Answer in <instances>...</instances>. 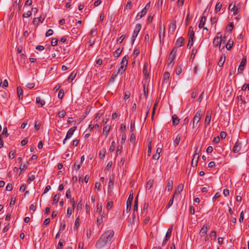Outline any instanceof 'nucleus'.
I'll return each instance as SVG.
<instances>
[{
  "mask_svg": "<svg viewBox=\"0 0 249 249\" xmlns=\"http://www.w3.org/2000/svg\"><path fill=\"white\" fill-rule=\"evenodd\" d=\"M220 136L222 139H224L226 137L227 133L224 131H222L220 134Z\"/></svg>",
  "mask_w": 249,
  "mask_h": 249,
  "instance_id": "774afa93",
  "label": "nucleus"
},
{
  "mask_svg": "<svg viewBox=\"0 0 249 249\" xmlns=\"http://www.w3.org/2000/svg\"><path fill=\"white\" fill-rule=\"evenodd\" d=\"M114 232L113 230H108L105 232L96 243V247L98 249L105 247L107 244L111 242Z\"/></svg>",
  "mask_w": 249,
  "mask_h": 249,
  "instance_id": "f257e3e1",
  "label": "nucleus"
},
{
  "mask_svg": "<svg viewBox=\"0 0 249 249\" xmlns=\"http://www.w3.org/2000/svg\"><path fill=\"white\" fill-rule=\"evenodd\" d=\"M118 73H118V71L117 72L115 71L113 72L111 76V77L110 78L109 82H113L115 79L116 78Z\"/></svg>",
  "mask_w": 249,
  "mask_h": 249,
  "instance_id": "473e14b6",
  "label": "nucleus"
},
{
  "mask_svg": "<svg viewBox=\"0 0 249 249\" xmlns=\"http://www.w3.org/2000/svg\"><path fill=\"white\" fill-rule=\"evenodd\" d=\"M64 95V90L63 89H60L58 94V97L59 99H62Z\"/></svg>",
  "mask_w": 249,
  "mask_h": 249,
  "instance_id": "e433bc0d",
  "label": "nucleus"
},
{
  "mask_svg": "<svg viewBox=\"0 0 249 249\" xmlns=\"http://www.w3.org/2000/svg\"><path fill=\"white\" fill-rule=\"evenodd\" d=\"M201 117V111L200 110L197 111L193 120V128H195V127H198L197 124L200 121Z\"/></svg>",
  "mask_w": 249,
  "mask_h": 249,
  "instance_id": "7ed1b4c3",
  "label": "nucleus"
},
{
  "mask_svg": "<svg viewBox=\"0 0 249 249\" xmlns=\"http://www.w3.org/2000/svg\"><path fill=\"white\" fill-rule=\"evenodd\" d=\"M182 71L181 68L180 67H178L176 69V73L177 75H179Z\"/></svg>",
  "mask_w": 249,
  "mask_h": 249,
  "instance_id": "69168bd1",
  "label": "nucleus"
},
{
  "mask_svg": "<svg viewBox=\"0 0 249 249\" xmlns=\"http://www.w3.org/2000/svg\"><path fill=\"white\" fill-rule=\"evenodd\" d=\"M177 47H174L172 51L170 53V54H171V55H174L176 56V53H177Z\"/></svg>",
  "mask_w": 249,
  "mask_h": 249,
  "instance_id": "052dcab7",
  "label": "nucleus"
},
{
  "mask_svg": "<svg viewBox=\"0 0 249 249\" xmlns=\"http://www.w3.org/2000/svg\"><path fill=\"white\" fill-rule=\"evenodd\" d=\"M180 139H181V136L179 134H178L176 136V138L174 141V145L175 147H176L178 145L179 142L180 141Z\"/></svg>",
  "mask_w": 249,
  "mask_h": 249,
  "instance_id": "4be33fe9",
  "label": "nucleus"
},
{
  "mask_svg": "<svg viewBox=\"0 0 249 249\" xmlns=\"http://www.w3.org/2000/svg\"><path fill=\"white\" fill-rule=\"evenodd\" d=\"M102 205L101 203H98L97 204V210H96V213H100L102 212Z\"/></svg>",
  "mask_w": 249,
  "mask_h": 249,
  "instance_id": "ea45409f",
  "label": "nucleus"
},
{
  "mask_svg": "<svg viewBox=\"0 0 249 249\" xmlns=\"http://www.w3.org/2000/svg\"><path fill=\"white\" fill-rule=\"evenodd\" d=\"M210 236L212 238H213L214 241H215V240L216 239V236H217L216 232L214 231H212L211 232V233H210Z\"/></svg>",
  "mask_w": 249,
  "mask_h": 249,
  "instance_id": "09e8293b",
  "label": "nucleus"
},
{
  "mask_svg": "<svg viewBox=\"0 0 249 249\" xmlns=\"http://www.w3.org/2000/svg\"><path fill=\"white\" fill-rule=\"evenodd\" d=\"M183 187L184 186L182 184H178L174 193L175 195L176 194H179L182 191Z\"/></svg>",
  "mask_w": 249,
  "mask_h": 249,
  "instance_id": "412c9836",
  "label": "nucleus"
},
{
  "mask_svg": "<svg viewBox=\"0 0 249 249\" xmlns=\"http://www.w3.org/2000/svg\"><path fill=\"white\" fill-rule=\"evenodd\" d=\"M79 221H80V218H79V216H78V217L76 218V219H75V221L74 226V230H77L78 227L79 226Z\"/></svg>",
  "mask_w": 249,
  "mask_h": 249,
  "instance_id": "7c9ffc66",
  "label": "nucleus"
},
{
  "mask_svg": "<svg viewBox=\"0 0 249 249\" xmlns=\"http://www.w3.org/2000/svg\"><path fill=\"white\" fill-rule=\"evenodd\" d=\"M133 196L129 195L126 201V204L131 205L132 202L133 201Z\"/></svg>",
  "mask_w": 249,
  "mask_h": 249,
  "instance_id": "4c0bfd02",
  "label": "nucleus"
},
{
  "mask_svg": "<svg viewBox=\"0 0 249 249\" xmlns=\"http://www.w3.org/2000/svg\"><path fill=\"white\" fill-rule=\"evenodd\" d=\"M66 196L68 199L70 198L71 197V189L70 188L66 191Z\"/></svg>",
  "mask_w": 249,
  "mask_h": 249,
  "instance_id": "0e129e2a",
  "label": "nucleus"
},
{
  "mask_svg": "<svg viewBox=\"0 0 249 249\" xmlns=\"http://www.w3.org/2000/svg\"><path fill=\"white\" fill-rule=\"evenodd\" d=\"M158 101H156L155 102V103L154 104V107H153V109H152V119L153 118L154 115L155 114V112L156 109L157 108V107L158 106Z\"/></svg>",
  "mask_w": 249,
  "mask_h": 249,
  "instance_id": "79ce46f5",
  "label": "nucleus"
},
{
  "mask_svg": "<svg viewBox=\"0 0 249 249\" xmlns=\"http://www.w3.org/2000/svg\"><path fill=\"white\" fill-rule=\"evenodd\" d=\"M229 9L233 11L234 15L237 14L239 12V9L235 6V4L232 5V3L229 5Z\"/></svg>",
  "mask_w": 249,
  "mask_h": 249,
  "instance_id": "9b49d317",
  "label": "nucleus"
},
{
  "mask_svg": "<svg viewBox=\"0 0 249 249\" xmlns=\"http://www.w3.org/2000/svg\"><path fill=\"white\" fill-rule=\"evenodd\" d=\"M36 103L37 104H40L41 106L42 107L45 104V102L44 100H41L40 97H37L36 98Z\"/></svg>",
  "mask_w": 249,
  "mask_h": 249,
  "instance_id": "c756f323",
  "label": "nucleus"
},
{
  "mask_svg": "<svg viewBox=\"0 0 249 249\" xmlns=\"http://www.w3.org/2000/svg\"><path fill=\"white\" fill-rule=\"evenodd\" d=\"M129 59L128 55H125L122 59L120 63L121 66L118 70V73L122 74L125 70Z\"/></svg>",
  "mask_w": 249,
  "mask_h": 249,
  "instance_id": "f03ea898",
  "label": "nucleus"
},
{
  "mask_svg": "<svg viewBox=\"0 0 249 249\" xmlns=\"http://www.w3.org/2000/svg\"><path fill=\"white\" fill-rule=\"evenodd\" d=\"M165 26L160 24V26H159V36L160 40V42L163 40V38H164V35H165Z\"/></svg>",
  "mask_w": 249,
  "mask_h": 249,
  "instance_id": "423d86ee",
  "label": "nucleus"
},
{
  "mask_svg": "<svg viewBox=\"0 0 249 249\" xmlns=\"http://www.w3.org/2000/svg\"><path fill=\"white\" fill-rule=\"evenodd\" d=\"M123 51V49L120 48H118L114 53L113 55L115 57H118L121 54Z\"/></svg>",
  "mask_w": 249,
  "mask_h": 249,
  "instance_id": "393cba45",
  "label": "nucleus"
},
{
  "mask_svg": "<svg viewBox=\"0 0 249 249\" xmlns=\"http://www.w3.org/2000/svg\"><path fill=\"white\" fill-rule=\"evenodd\" d=\"M17 90L19 100L22 99L23 98V90L20 87H18Z\"/></svg>",
  "mask_w": 249,
  "mask_h": 249,
  "instance_id": "aec40b11",
  "label": "nucleus"
},
{
  "mask_svg": "<svg viewBox=\"0 0 249 249\" xmlns=\"http://www.w3.org/2000/svg\"><path fill=\"white\" fill-rule=\"evenodd\" d=\"M81 165L80 163L75 162L74 164V167L76 171H78L80 168Z\"/></svg>",
  "mask_w": 249,
  "mask_h": 249,
  "instance_id": "6e6d98bb",
  "label": "nucleus"
},
{
  "mask_svg": "<svg viewBox=\"0 0 249 249\" xmlns=\"http://www.w3.org/2000/svg\"><path fill=\"white\" fill-rule=\"evenodd\" d=\"M221 42L219 39H216L214 38L213 40V45L214 47H216L219 46V49H220Z\"/></svg>",
  "mask_w": 249,
  "mask_h": 249,
  "instance_id": "a878e982",
  "label": "nucleus"
},
{
  "mask_svg": "<svg viewBox=\"0 0 249 249\" xmlns=\"http://www.w3.org/2000/svg\"><path fill=\"white\" fill-rule=\"evenodd\" d=\"M199 159L198 152L197 150L196 149L195 151V154L194 155L193 158L192 160V165L193 167H195L197 165Z\"/></svg>",
  "mask_w": 249,
  "mask_h": 249,
  "instance_id": "6e6552de",
  "label": "nucleus"
},
{
  "mask_svg": "<svg viewBox=\"0 0 249 249\" xmlns=\"http://www.w3.org/2000/svg\"><path fill=\"white\" fill-rule=\"evenodd\" d=\"M173 178H169V179L168 180L167 184V188L168 189V192H170L172 189H173Z\"/></svg>",
  "mask_w": 249,
  "mask_h": 249,
  "instance_id": "f3484780",
  "label": "nucleus"
},
{
  "mask_svg": "<svg viewBox=\"0 0 249 249\" xmlns=\"http://www.w3.org/2000/svg\"><path fill=\"white\" fill-rule=\"evenodd\" d=\"M212 113L208 111L206 113L205 120V125L206 126L209 124L211 122Z\"/></svg>",
  "mask_w": 249,
  "mask_h": 249,
  "instance_id": "f8f14e48",
  "label": "nucleus"
},
{
  "mask_svg": "<svg viewBox=\"0 0 249 249\" xmlns=\"http://www.w3.org/2000/svg\"><path fill=\"white\" fill-rule=\"evenodd\" d=\"M125 36L124 35L121 36L120 38L117 40L118 43L121 44L124 40Z\"/></svg>",
  "mask_w": 249,
  "mask_h": 249,
  "instance_id": "4d7b16f0",
  "label": "nucleus"
},
{
  "mask_svg": "<svg viewBox=\"0 0 249 249\" xmlns=\"http://www.w3.org/2000/svg\"><path fill=\"white\" fill-rule=\"evenodd\" d=\"M205 12H204L203 13V15H202V16L201 18V19H200V21L199 22V23L198 24V27L200 29H201L203 27V26H204V25L205 24L206 20V18L204 16Z\"/></svg>",
  "mask_w": 249,
  "mask_h": 249,
  "instance_id": "4468645a",
  "label": "nucleus"
},
{
  "mask_svg": "<svg viewBox=\"0 0 249 249\" xmlns=\"http://www.w3.org/2000/svg\"><path fill=\"white\" fill-rule=\"evenodd\" d=\"M46 15L44 13H42L39 18H38V19H39V21H40V22L42 23L44 20V19L45 18H46Z\"/></svg>",
  "mask_w": 249,
  "mask_h": 249,
  "instance_id": "49530a36",
  "label": "nucleus"
},
{
  "mask_svg": "<svg viewBox=\"0 0 249 249\" xmlns=\"http://www.w3.org/2000/svg\"><path fill=\"white\" fill-rule=\"evenodd\" d=\"M154 180L153 179H150L147 182L146 189L149 190L153 186Z\"/></svg>",
  "mask_w": 249,
  "mask_h": 249,
  "instance_id": "2f4dec72",
  "label": "nucleus"
},
{
  "mask_svg": "<svg viewBox=\"0 0 249 249\" xmlns=\"http://www.w3.org/2000/svg\"><path fill=\"white\" fill-rule=\"evenodd\" d=\"M135 128V122L131 121L130 124V131L132 132L134 131Z\"/></svg>",
  "mask_w": 249,
  "mask_h": 249,
  "instance_id": "680f3d73",
  "label": "nucleus"
},
{
  "mask_svg": "<svg viewBox=\"0 0 249 249\" xmlns=\"http://www.w3.org/2000/svg\"><path fill=\"white\" fill-rule=\"evenodd\" d=\"M115 142L113 141L112 142L111 144L109 147V150L110 152H113L115 150Z\"/></svg>",
  "mask_w": 249,
  "mask_h": 249,
  "instance_id": "58836bf2",
  "label": "nucleus"
},
{
  "mask_svg": "<svg viewBox=\"0 0 249 249\" xmlns=\"http://www.w3.org/2000/svg\"><path fill=\"white\" fill-rule=\"evenodd\" d=\"M233 45V41L229 39L226 45V48L228 50H230Z\"/></svg>",
  "mask_w": 249,
  "mask_h": 249,
  "instance_id": "b1692460",
  "label": "nucleus"
},
{
  "mask_svg": "<svg viewBox=\"0 0 249 249\" xmlns=\"http://www.w3.org/2000/svg\"><path fill=\"white\" fill-rule=\"evenodd\" d=\"M222 7V4L220 2H218L216 3L215 7V10L216 12H218L220 10Z\"/></svg>",
  "mask_w": 249,
  "mask_h": 249,
  "instance_id": "c03bdc74",
  "label": "nucleus"
},
{
  "mask_svg": "<svg viewBox=\"0 0 249 249\" xmlns=\"http://www.w3.org/2000/svg\"><path fill=\"white\" fill-rule=\"evenodd\" d=\"M172 230H173V226H171L167 230V232L166 233V235H165V236H166V237H169V238H170L171 237V233H172Z\"/></svg>",
  "mask_w": 249,
  "mask_h": 249,
  "instance_id": "f704fd0d",
  "label": "nucleus"
},
{
  "mask_svg": "<svg viewBox=\"0 0 249 249\" xmlns=\"http://www.w3.org/2000/svg\"><path fill=\"white\" fill-rule=\"evenodd\" d=\"M176 29V21H173L170 25V30H172V32L174 33Z\"/></svg>",
  "mask_w": 249,
  "mask_h": 249,
  "instance_id": "cd10ccee",
  "label": "nucleus"
},
{
  "mask_svg": "<svg viewBox=\"0 0 249 249\" xmlns=\"http://www.w3.org/2000/svg\"><path fill=\"white\" fill-rule=\"evenodd\" d=\"M113 206V202L112 201H108L107 203V210H110Z\"/></svg>",
  "mask_w": 249,
  "mask_h": 249,
  "instance_id": "864d4df0",
  "label": "nucleus"
},
{
  "mask_svg": "<svg viewBox=\"0 0 249 249\" xmlns=\"http://www.w3.org/2000/svg\"><path fill=\"white\" fill-rule=\"evenodd\" d=\"M241 148V143L237 141L233 147L232 151L234 153H237L240 151Z\"/></svg>",
  "mask_w": 249,
  "mask_h": 249,
  "instance_id": "9d476101",
  "label": "nucleus"
},
{
  "mask_svg": "<svg viewBox=\"0 0 249 249\" xmlns=\"http://www.w3.org/2000/svg\"><path fill=\"white\" fill-rule=\"evenodd\" d=\"M150 2H149L144 7V8L139 13L136 17L137 19H139L141 18L143 16H144L148 9L150 8Z\"/></svg>",
  "mask_w": 249,
  "mask_h": 249,
  "instance_id": "39448f33",
  "label": "nucleus"
},
{
  "mask_svg": "<svg viewBox=\"0 0 249 249\" xmlns=\"http://www.w3.org/2000/svg\"><path fill=\"white\" fill-rule=\"evenodd\" d=\"M65 227H66V223H65V222L63 221V222H62L61 223L59 231L64 230L65 228Z\"/></svg>",
  "mask_w": 249,
  "mask_h": 249,
  "instance_id": "bf43d9fd",
  "label": "nucleus"
},
{
  "mask_svg": "<svg viewBox=\"0 0 249 249\" xmlns=\"http://www.w3.org/2000/svg\"><path fill=\"white\" fill-rule=\"evenodd\" d=\"M59 196L57 194L55 195L54 196H53V203H54V204L57 203L59 200Z\"/></svg>",
  "mask_w": 249,
  "mask_h": 249,
  "instance_id": "37998d69",
  "label": "nucleus"
},
{
  "mask_svg": "<svg viewBox=\"0 0 249 249\" xmlns=\"http://www.w3.org/2000/svg\"><path fill=\"white\" fill-rule=\"evenodd\" d=\"M173 124L175 126L177 125L179 123V119L178 116L174 114L172 116Z\"/></svg>",
  "mask_w": 249,
  "mask_h": 249,
  "instance_id": "a211bd4d",
  "label": "nucleus"
},
{
  "mask_svg": "<svg viewBox=\"0 0 249 249\" xmlns=\"http://www.w3.org/2000/svg\"><path fill=\"white\" fill-rule=\"evenodd\" d=\"M66 115V112L64 110H62L59 112H58V114H57V116L58 118H64Z\"/></svg>",
  "mask_w": 249,
  "mask_h": 249,
  "instance_id": "c9c22d12",
  "label": "nucleus"
},
{
  "mask_svg": "<svg viewBox=\"0 0 249 249\" xmlns=\"http://www.w3.org/2000/svg\"><path fill=\"white\" fill-rule=\"evenodd\" d=\"M32 15V12L31 11H28L27 12L23 14V17L24 18H29Z\"/></svg>",
  "mask_w": 249,
  "mask_h": 249,
  "instance_id": "a18cd8bd",
  "label": "nucleus"
},
{
  "mask_svg": "<svg viewBox=\"0 0 249 249\" xmlns=\"http://www.w3.org/2000/svg\"><path fill=\"white\" fill-rule=\"evenodd\" d=\"M140 53V50L137 49V48H135L134 50V52H133V54H134V57H136Z\"/></svg>",
  "mask_w": 249,
  "mask_h": 249,
  "instance_id": "8fccbe9b",
  "label": "nucleus"
},
{
  "mask_svg": "<svg viewBox=\"0 0 249 249\" xmlns=\"http://www.w3.org/2000/svg\"><path fill=\"white\" fill-rule=\"evenodd\" d=\"M35 83H31L27 84L26 85V87H27V88H28L29 89H32L35 87Z\"/></svg>",
  "mask_w": 249,
  "mask_h": 249,
  "instance_id": "338daca9",
  "label": "nucleus"
},
{
  "mask_svg": "<svg viewBox=\"0 0 249 249\" xmlns=\"http://www.w3.org/2000/svg\"><path fill=\"white\" fill-rule=\"evenodd\" d=\"M207 227L203 226L199 232V234H200V236L202 237V236H204L207 233Z\"/></svg>",
  "mask_w": 249,
  "mask_h": 249,
  "instance_id": "5701e85b",
  "label": "nucleus"
},
{
  "mask_svg": "<svg viewBox=\"0 0 249 249\" xmlns=\"http://www.w3.org/2000/svg\"><path fill=\"white\" fill-rule=\"evenodd\" d=\"M58 39L57 38H53L52 40V41H51V45L52 46H55L57 45V43H58Z\"/></svg>",
  "mask_w": 249,
  "mask_h": 249,
  "instance_id": "de8ad7c7",
  "label": "nucleus"
},
{
  "mask_svg": "<svg viewBox=\"0 0 249 249\" xmlns=\"http://www.w3.org/2000/svg\"><path fill=\"white\" fill-rule=\"evenodd\" d=\"M53 31L52 29H49L46 33V36L47 37L50 36L53 34Z\"/></svg>",
  "mask_w": 249,
  "mask_h": 249,
  "instance_id": "603ef678",
  "label": "nucleus"
},
{
  "mask_svg": "<svg viewBox=\"0 0 249 249\" xmlns=\"http://www.w3.org/2000/svg\"><path fill=\"white\" fill-rule=\"evenodd\" d=\"M226 59V56L225 54H222L218 62V65L219 67H222L224 64Z\"/></svg>",
  "mask_w": 249,
  "mask_h": 249,
  "instance_id": "6ab92c4d",
  "label": "nucleus"
},
{
  "mask_svg": "<svg viewBox=\"0 0 249 249\" xmlns=\"http://www.w3.org/2000/svg\"><path fill=\"white\" fill-rule=\"evenodd\" d=\"M143 92L144 94L143 95H141V98L144 97V98L146 99L148 94V88H146L145 85L143 86Z\"/></svg>",
  "mask_w": 249,
  "mask_h": 249,
  "instance_id": "c85d7f7f",
  "label": "nucleus"
},
{
  "mask_svg": "<svg viewBox=\"0 0 249 249\" xmlns=\"http://www.w3.org/2000/svg\"><path fill=\"white\" fill-rule=\"evenodd\" d=\"M175 56L174 55H171V54H170L168 59V63H167V67L170 68V69H172V67L175 64L174 62V59L175 58Z\"/></svg>",
  "mask_w": 249,
  "mask_h": 249,
  "instance_id": "1a4fd4ad",
  "label": "nucleus"
},
{
  "mask_svg": "<svg viewBox=\"0 0 249 249\" xmlns=\"http://www.w3.org/2000/svg\"><path fill=\"white\" fill-rule=\"evenodd\" d=\"M184 39L183 37H179L176 42V45L178 47H180L184 44Z\"/></svg>",
  "mask_w": 249,
  "mask_h": 249,
  "instance_id": "dca6fc26",
  "label": "nucleus"
},
{
  "mask_svg": "<svg viewBox=\"0 0 249 249\" xmlns=\"http://www.w3.org/2000/svg\"><path fill=\"white\" fill-rule=\"evenodd\" d=\"M126 138V136L125 134H123L122 136V139L121 141V142L122 144H124L125 142V141Z\"/></svg>",
  "mask_w": 249,
  "mask_h": 249,
  "instance_id": "e2e57ef3",
  "label": "nucleus"
},
{
  "mask_svg": "<svg viewBox=\"0 0 249 249\" xmlns=\"http://www.w3.org/2000/svg\"><path fill=\"white\" fill-rule=\"evenodd\" d=\"M76 76V73L74 71L72 72L70 76L68 77V80L69 82L72 81Z\"/></svg>",
  "mask_w": 249,
  "mask_h": 249,
  "instance_id": "72a5a7b5",
  "label": "nucleus"
},
{
  "mask_svg": "<svg viewBox=\"0 0 249 249\" xmlns=\"http://www.w3.org/2000/svg\"><path fill=\"white\" fill-rule=\"evenodd\" d=\"M170 76V74L168 72H165L163 75L162 81L163 83L167 84Z\"/></svg>",
  "mask_w": 249,
  "mask_h": 249,
  "instance_id": "2eb2a0df",
  "label": "nucleus"
},
{
  "mask_svg": "<svg viewBox=\"0 0 249 249\" xmlns=\"http://www.w3.org/2000/svg\"><path fill=\"white\" fill-rule=\"evenodd\" d=\"M76 129V126H73L72 127H71L67 132V135H66V139H70L71 136L73 135V132L75 131V130Z\"/></svg>",
  "mask_w": 249,
  "mask_h": 249,
  "instance_id": "ddd939ff",
  "label": "nucleus"
},
{
  "mask_svg": "<svg viewBox=\"0 0 249 249\" xmlns=\"http://www.w3.org/2000/svg\"><path fill=\"white\" fill-rule=\"evenodd\" d=\"M142 28L141 24H137L132 36V43H133Z\"/></svg>",
  "mask_w": 249,
  "mask_h": 249,
  "instance_id": "20e7f679",
  "label": "nucleus"
},
{
  "mask_svg": "<svg viewBox=\"0 0 249 249\" xmlns=\"http://www.w3.org/2000/svg\"><path fill=\"white\" fill-rule=\"evenodd\" d=\"M26 188V184H23L19 188V191L21 192H23L25 191V189Z\"/></svg>",
  "mask_w": 249,
  "mask_h": 249,
  "instance_id": "13d9d810",
  "label": "nucleus"
},
{
  "mask_svg": "<svg viewBox=\"0 0 249 249\" xmlns=\"http://www.w3.org/2000/svg\"><path fill=\"white\" fill-rule=\"evenodd\" d=\"M246 63H247V58H246V56H244L242 58V61L240 62V64L238 68V71L239 72H242L244 70V67L246 65Z\"/></svg>",
  "mask_w": 249,
  "mask_h": 249,
  "instance_id": "0eeeda50",
  "label": "nucleus"
},
{
  "mask_svg": "<svg viewBox=\"0 0 249 249\" xmlns=\"http://www.w3.org/2000/svg\"><path fill=\"white\" fill-rule=\"evenodd\" d=\"M175 197V194L173 195L172 197L171 198V199L169 200L167 206L166 208L168 209L170 208L173 204V201H174V198Z\"/></svg>",
  "mask_w": 249,
  "mask_h": 249,
  "instance_id": "a19ab883",
  "label": "nucleus"
},
{
  "mask_svg": "<svg viewBox=\"0 0 249 249\" xmlns=\"http://www.w3.org/2000/svg\"><path fill=\"white\" fill-rule=\"evenodd\" d=\"M136 139L135 135L134 134L132 133L131 134L130 138V141L132 143H134L135 142Z\"/></svg>",
  "mask_w": 249,
  "mask_h": 249,
  "instance_id": "5fc2aeb1",
  "label": "nucleus"
},
{
  "mask_svg": "<svg viewBox=\"0 0 249 249\" xmlns=\"http://www.w3.org/2000/svg\"><path fill=\"white\" fill-rule=\"evenodd\" d=\"M110 126L109 125L105 126L103 128V133L105 134L106 137H107L110 131Z\"/></svg>",
  "mask_w": 249,
  "mask_h": 249,
  "instance_id": "bb28decb",
  "label": "nucleus"
},
{
  "mask_svg": "<svg viewBox=\"0 0 249 249\" xmlns=\"http://www.w3.org/2000/svg\"><path fill=\"white\" fill-rule=\"evenodd\" d=\"M13 189V186L11 183H9L7 185L6 187V190L7 191H11Z\"/></svg>",
  "mask_w": 249,
  "mask_h": 249,
  "instance_id": "3c124183",
  "label": "nucleus"
}]
</instances>
